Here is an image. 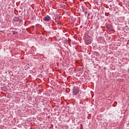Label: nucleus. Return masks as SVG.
I'll use <instances>...</instances> for the list:
<instances>
[{
	"instance_id": "obj_1",
	"label": "nucleus",
	"mask_w": 129,
	"mask_h": 129,
	"mask_svg": "<svg viewBox=\"0 0 129 129\" xmlns=\"http://www.w3.org/2000/svg\"><path fill=\"white\" fill-rule=\"evenodd\" d=\"M43 20L45 22H49V21L51 20V18H50V16L47 15L43 17Z\"/></svg>"
},
{
	"instance_id": "obj_3",
	"label": "nucleus",
	"mask_w": 129,
	"mask_h": 129,
	"mask_svg": "<svg viewBox=\"0 0 129 129\" xmlns=\"http://www.w3.org/2000/svg\"><path fill=\"white\" fill-rule=\"evenodd\" d=\"M73 92H74V94H77V93H78V92H79V91H78V89H77L76 88H74Z\"/></svg>"
},
{
	"instance_id": "obj_4",
	"label": "nucleus",
	"mask_w": 129,
	"mask_h": 129,
	"mask_svg": "<svg viewBox=\"0 0 129 129\" xmlns=\"http://www.w3.org/2000/svg\"><path fill=\"white\" fill-rule=\"evenodd\" d=\"M13 34H18V32H14Z\"/></svg>"
},
{
	"instance_id": "obj_2",
	"label": "nucleus",
	"mask_w": 129,
	"mask_h": 129,
	"mask_svg": "<svg viewBox=\"0 0 129 129\" xmlns=\"http://www.w3.org/2000/svg\"><path fill=\"white\" fill-rule=\"evenodd\" d=\"M13 21L14 22H19V23H22V22H23V21L20 18H19V17H15L13 19Z\"/></svg>"
}]
</instances>
